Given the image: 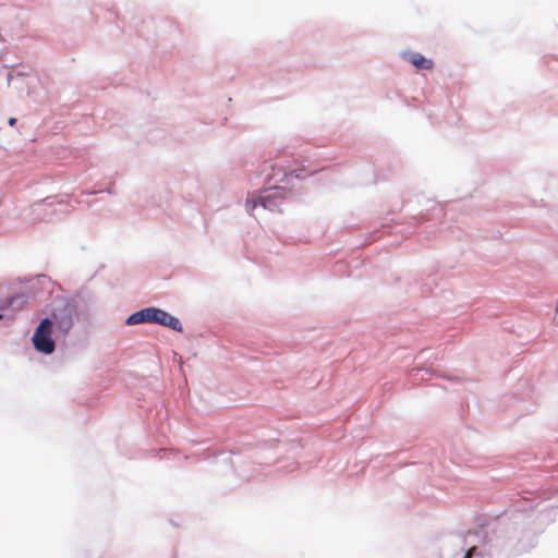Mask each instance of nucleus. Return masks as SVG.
<instances>
[{"label": "nucleus", "instance_id": "nucleus-1", "mask_svg": "<svg viewBox=\"0 0 558 558\" xmlns=\"http://www.w3.org/2000/svg\"><path fill=\"white\" fill-rule=\"evenodd\" d=\"M72 326L73 317L70 308L64 307L60 313L53 312L51 318H44L35 329L32 338L34 348L40 353L51 354L56 349L51 338L53 328L65 336Z\"/></svg>", "mask_w": 558, "mask_h": 558}, {"label": "nucleus", "instance_id": "nucleus-2", "mask_svg": "<svg viewBox=\"0 0 558 558\" xmlns=\"http://www.w3.org/2000/svg\"><path fill=\"white\" fill-rule=\"evenodd\" d=\"M146 312L148 315L147 323H156L161 326L169 327L175 331H182V325L180 320L169 313L156 307H147Z\"/></svg>", "mask_w": 558, "mask_h": 558}, {"label": "nucleus", "instance_id": "nucleus-3", "mask_svg": "<svg viewBox=\"0 0 558 558\" xmlns=\"http://www.w3.org/2000/svg\"><path fill=\"white\" fill-rule=\"evenodd\" d=\"M404 58L417 70H432L433 61L417 52H408Z\"/></svg>", "mask_w": 558, "mask_h": 558}, {"label": "nucleus", "instance_id": "nucleus-4", "mask_svg": "<svg viewBox=\"0 0 558 558\" xmlns=\"http://www.w3.org/2000/svg\"><path fill=\"white\" fill-rule=\"evenodd\" d=\"M146 313H147L146 308H144V310H141V311L132 314L126 319V324L128 325H137V324H142V323H147L148 315Z\"/></svg>", "mask_w": 558, "mask_h": 558}, {"label": "nucleus", "instance_id": "nucleus-5", "mask_svg": "<svg viewBox=\"0 0 558 558\" xmlns=\"http://www.w3.org/2000/svg\"><path fill=\"white\" fill-rule=\"evenodd\" d=\"M270 197L269 196H266V197H260L259 198V203L260 205L264 207V208H270L269 205H268V198Z\"/></svg>", "mask_w": 558, "mask_h": 558}, {"label": "nucleus", "instance_id": "nucleus-6", "mask_svg": "<svg viewBox=\"0 0 558 558\" xmlns=\"http://www.w3.org/2000/svg\"><path fill=\"white\" fill-rule=\"evenodd\" d=\"M475 550H476V547H472V548H470V549L466 551V554H465L464 558H471V557H472V555H473V553H474Z\"/></svg>", "mask_w": 558, "mask_h": 558}, {"label": "nucleus", "instance_id": "nucleus-7", "mask_svg": "<svg viewBox=\"0 0 558 558\" xmlns=\"http://www.w3.org/2000/svg\"><path fill=\"white\" fill-rule=\"evenodd\" d=\"M8 122H9V124H10L11 126H14V125H15V123H16V119H15V118H10Z\"/></svg>", "mask_w": 558, "mask_h": 558}, {"label": "nucleus", "instance_id": "nucleus-8", "mask_svg": "<svg viewBox=\"0 0 558 558\" xmlns=\"http://www.w3.org/2000/svg\"><path fill=\"white\" fill-rule=\"evenodd\" d=\"M274 192H272V195H276L278 193V187H274L271 189Z\"/></svg>", "mask_w": 558, "mask_h": 558}, {"label": "nucleus", "instance_id": "nucleus-9", "mask_svg": "<svg viewBox=\"0 0 558 558\" xmlns=\"http://www.w3.org/2000/svg\"><path fill=\"white\" fill-rule=\"evenodd\" d=\"M255 208H256V203L253 204L252 210H254Z\"/></svg>", "mask_w": 558, "mask_h": 558}]
</instances>
